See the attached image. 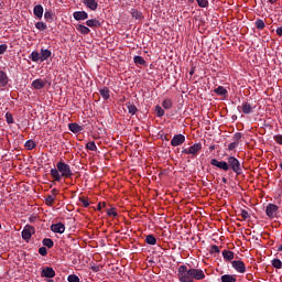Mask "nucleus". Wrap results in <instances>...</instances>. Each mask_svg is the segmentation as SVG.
Listing matches in <instances>:
<instances>
[{
    "label": "nucleus",
    "instance_id": "obj_28",
    "mask_svg": "<svg viewBox=\"0 0 282 282\" xmlns=\"http://www.w3.org/2000/svg\"><path fill=\"white\" fill-rule=\"evenodd\" d=\"M133 62L135 65H147V61H144V57L140 55L134 56Z\"/></svg>",
    "mask_w": 282,
    "mask_h": 282
},
{
    "label": "nucleus",
    "instance_id": "obj_54",
    "mask_svg": "<svg viewBox=\"0 0 282 282\" xmlns=\"http://www.w3.org/2000/svg\"><path fill=\"white\" fill-rule=\"evenodd\" d=\"M91 270L93 272H98L100 269L98 267H93Z\"/></svg>",
    "mask_w": 282,
    "mask_h": 282
},
{
    "label": "nucleus",
    "instance_id": "obj_63",
    "mask_svg": "<svg viewBox=\"0 0 282 282\" xmlns=\"http://www.w3.org/2000/svg\"><path fill=\"white\" fill-rule=\"evenodd\" d=\"M0 228H1V224H0Z\"/></svg>",
    "mask_w": 282,
    "mask_h": 282
},
{
    "label": "nucleus",
    "instance_id": "obj_3",
    "mask_svg": "<svg viewBox=\"0 0 282 282\" xmlns=\"http://www.w3.org/2000/svg\"><path fill=\"white\" fill-rule=\"evenodd\" d=\"M56 167L57 169H51V176L55 182H61L63 177H66V178L74 177V172H72V167L69 166V164L63 161H59L56 164Z\"/></svg>",
    "mask_w": 282,
    "mask_h": 282
},
{
    "label": "nucleus",
    "instance_id": "obj_16",
    "mask_svg": "<svg viewBox=\"0 0 282 282\" xmlns=\"http://www.w3.org/2000/svg\"><path fill=\"white\" fill-rule=\"evenodd\" d=\"M50 56H52V51H50L47 48L41 50L40 58H41L42 63H43V61H47V58H50Z\"/></svg>",
    "mask_w": 282,
    "mask_h": 282
},
{
    "label": "nucleus",
    "instance_id": "obj_46",
    "mask_svg": "<svg viewBox=\"0 0 282 282\" xmlns=\"http://www.w3.org/2000/svg\"><path fill=\"white\" fill-rule=\"evenodd\" d=\"M79 202H82L84 208H87L89 206V200H87V198L85 197L79 198Z\"/></svg>",
    "mask_w": 282,
    "mask_h": 282
},
{
    "label": "nucleus",
    "instance_id": "obj_13",
    "mask_svg": "<svg viewBox=\"0 0 282 282\" xmlns=\"http://www.w3.org/2000/svg\"><path fill=\"white\" fill-rule=\"evenodd\" d=\"M83 3H85L86 8L89 10H98V2L96 0H83Z\"/></svg>",
    "mask_w": 282,
    "mask_h": 282
},
{
    "label": "nucleus",
    "instance_id": "obj_27",
    "mask_svg": "<svg viewBox=\"0 0 282 282\" xmlns=\"http://www.w3.org/2000/svg\"><path fill=\"white\" fill-rule=\"evenodd\" d=\"M99 94L104 98V100H109L110 95H109V89L107 87H104L102 89H100Z\"/></svg>",
    "mask_w": 282,
    "mask_h": 282
},
{
    "label": "nucleus",
    "instance_id": "obj_11",
    "mask_svg": "<svg viewBox=\"0 0 282 282\" xmlns=\"http://www.w3.org/2000/svg\"><path fill=\"white\" fill-rule=\"evenodd\" d=\"M241 109H242V113L248 115V113H252V111L254 109H257V106H253L250 102L246 101V102L242 104Z\"/></svg>",
    "mask_w": 282,
    "mask_h": 282
},
{
    "label": "nucleus",
    "instance_id": "obj_48",
    "mask_svg": "<svg viewBox=\"0 0 282 282\" xmlns=\"http://www.w3.org/2000/svg\"><path fill=\"white\" fill-rule=\"evenodd\" d=\"M241 138H242L241 132H237V133L234 135V142H238V144H239V140H241Z\"/></svg>",
    "mask_w": 282,
    "mask_h": 282
},
{
    "label": "nucleus",
    "instance_id": "obj_52",
    "mask_svg": "<svg viewBox=\"0 0 282 282\" xmlns=\"http://www.w3.org/2000/svg\"><path fill=\"white\" fill-rule=\"evenodd\" d=\"M275 32L278 36H282V26L278 28Z\"/></svg>",
    "mask_w": 282,
    "mask_h": 282
},
{
    "label": "nucleus",
    "instance_id": "obj_22",
    "mask_svg": "<svg viewBox=\"0 0 282 282\" xmlns=\"http://www.w3.org/2000/svg\"><path fill=\"white\" fill-rule=\"evenodd\" d=\"M76 30L77 32H79L80 34H89V32H91V30H89V28L83 25V24H77L76 25Z\"/></svg>",
    "mask_w": 282,
    "mask_h": 282
},
{
    "label": "nucleus",
    "instance_id": "obj_56",
    "mask_svg": "<svg viewBox=\"0 0 282 282\" xmlns=\"http://www.w3.org/2000/svg\"><path fill=\"white\" fill-rule=\"evenodd\" d=\"M97 210H102V205H101V203L98 204Z\"/></svg>",
    "mask_w": 282,
    "mask_h": 282
},
{
    "label": "nucleus",
    "instance_id": "obj_1",
    "mask_svg": "<svg viewBox=\"0 0 282 282\" xmlns=\"http://www.w3.org/2000/svg\"><path fill=\"white\" fill-rule=\"evenodd\" d=\"M177 276L181 282H195V281H204L206 279V274L202 269H188L186 265L178 267ZM195 279V281H194Z\"/></svg>",
    "mask_w": 282,
    "mask_h": 282
},
{
    "label": "nucleus",
    "instance_id": "obj_43",
    "mask_svg": "<svg viewBox=\"0 0 282 282\" xmlns=\"http://www.w3.org/2000/svg\"><path fill=\"white\" fill-rule=\"evenodd\" d=\"M240 215L242 219H250V214L246 209H242Z\"/></svg>",
    "mask_w": 282,
    "mask_h": 282
},
{
    "label": "nucleus",
    "instance_id": "obj_39",
    "mask_svg": "<svg viewBox=\"0 0 282 282\" xmlns=\"http://www.w3.org/2000/svg\"><path fill=\"white\" fill-rule=\"evenodd\" d=\"M155 112L158 118H162V116H164V109H162L160 106L155 107Z\"/></svg>",
    "mask_w": 282,
    "mask_h": 282
},
{
    "label": "nucleus",
    "instance_id": "obj_59",
    "mask_svg": "<svg viewBox=\"0 0 282 282\" xmlns=\"http://www.w3.org/2000/svg\"><path fill=\"white\" fill-rule=\"evenodd\" d=\"M269 3H276V0H269Z\"/></svg>",
    "mask_w": 282,
    "mask_h": 282
},
{
    "label": "nucleus",
    "instance_id": "obj_34",
    "mask_svg": "<svg viewBox=\"0 0 282 282\" xmlns=\"http://www.w3.org/2000/svg\"><path fill=\"white\" fill-rule=\"evenodd\" d=\"M256 28H257L258 30H263V29L265 28V22H263V20H261V19H258V20L256 21Z\"/></svg>",
    "mask_w": 282,
    "mask_h": 282
},
{
    "label": "nucleus",
    "instance_id": "obj_50",
    "mask_svg": "<svg viewBox=\"0 0 282 282\" xmlns=\"http://www.w3.org/2000/svg\"><path fill=\"white\" fill-rule=\"evenodd\" d=\"M46 204H50V205L54 204V196L48 195V196L46 197Z\"/></svg>",
    "mask_w": 282,
    "mask_h": 282
},
{
    "label": "nucleus",
    "instance_id": "obj_23",
    "mask_svg": "<svg viewBox=\"0 0 282 282\" xmlns=\"http://www.w3.org/2000/svg\"><path fill=\"white\" fill-rule=\"evenodd\" d=\"M214 91L217 96H228V90L224 86L215 88Z\"/></svg>",
    "mask_w": 282,
    "mask_h": 282
},
{
    "label": "nucleus",
    "instance_id": "obj_47",
    "mask_svg": "<svg viewBox=\"0 0 282 282\" xmlns=\"http://www.w3.org/2000/svg\"><path fill=\"white\" fill-rule=\"evenodd\" d=\"M210 253L212 254L219 253V247H217L216 245H213L210 247Z\"/></svg>",
    "mask_w": 282,
    "mask_h": 282
},
{
    "label": "nucleus",
    "instance_id": "obj_4",
    "mask_svg": "<svg viewBox=\"0 0 282 282\" xmlns=\"http://www.w3.org/2000/svg\"><path fill=\"white\" fill-rule=\"evenodd\" d=\"M34 232H36V229H34V227H32L31 225L24 226L22 230V239H24V241H30Z\"/></svg>",
    "mask_w": 282,
    "mask_h": 282
},
{
    "label": "nucleus",
    "instance_id": "obj_58",
    "mask_svg": "<svg viewBox=\"0 0 282 282\" xmlns=\"http://www.w3.org/2000/svg\"><path fill=\"white\" fill-rule=\"evenodd\" d=\"M278 251H279V252H282V245H280V246L278 247Z\"/></svg>",
    "mask_w": 282,
    "mask_h": 282
},
{
    "label": "nucleus",
    "instance_id": "obj_61",
    "mask_svg": "<svg viewBox=\"0 0 282 282\" xmlns=\"http://www.w3.org/2000/svg\"><path fill=\"white\" fill-rule=\"evenodd\" d=\"M195 0H188L189 3H193Z\"/></svg>",
    "mask_w": 282,
    "mask_h": 282
},
{
    "label": "nucleus",
    "instance_id": "obj_26",
    "mask_svg": "<svg viewBox=\"0 0 282 282\" xmlns=\"http://www.w3.org/2000/svg\"><path fill=\"white\" fill-rule=\"evenodd\" d=\"M127 108H128V112L131 113V116H135V113H138V107H135V105H131V102L126 104Z\"/></svg>",
    "mask_w": 282,
    "mask_h": 282
},
{
    "label": "nucleus",
    "instance_id": "obj_14",
    "mask_svg": "<svg viewBox=\"0 0 282 282\" xmlns=\"http://www.w3.org/2000/svg\"><path fill=\"white\" fill-rule=\"evenodd\" d=\"M199 151H202V143H194L188 149L189 155H197V153H199Z\"/></svg>",
    "mask_w": 282,
    "mask_h": 282
},
{
    "label": "nucleus",
    "instance_id": "obj_5",
    "mask_svg": "<svg viewBox=\"0 0 282 282\" xmlns=\"http://www.w3.org/2000/svg\"><path fill=\"white\" fill-rule=\"evenodd\" d=\"M278 213H279V206H276L275 204H269L265 208V214L270 219H274Z\"/></svg>",
    "mask_w": 282,
    "mask_h": 282
},
{
    "label": "nucleus",
    "instance_id": "obj_33",
    "mask_svg": "<svg viewBox=\"0 0 282 282\" xmlns=\"http://www.w3.org/2000/svg\"><path fill=\"white\" fill-rule=\"evenodd\" d=\"M162 107H163V109H171V107H173V100H171V99H165V100L162 102Z\"/></svg>",
    "mask_w": 282,
    "mask_h": 282
},
{
    "label": "nucleus",
    "instance_id": "obj_36",
    "mask_svg": "<svg viewBox=\"0 0 282 282\" xmlns=\"http://www.w3.org/2000/svg\"><path fill=\"white\" fill-rule=\"evenodd\" d=\"M6 119H7L8 124H14V117L12 116V113L7 112Z\"/></svg>",
    "mask_w": 282,
    "mask_h": 282
},
{
    "label": "nucleus",
    "instance_id": "obj_15",
    "mask_svg": "<svg viewBox=\"0 0 282 282\" xmlns=\"http://www.w3.org/2000/svg\"><path fill=\"white\" fill-rule=\"evenodd\" d=\"M33 13L37 19H43V6L36 4L33 9Z\"/></svg>",
    "mask_w": 282,
    "mask_h": 282
},
{
    "label": "nucleus",
    "instance_id": "obj_49",
    "mask_svg": "<svg viewBox=\"0 0 282 282\" xmlns=\"http://www.w3.org/2000/svg\"><path fill=\"white\" fill-rule=\"evenodd\" d=\"M8 51V44H1L0 45V54H6Z\"/></svg>",
    "mask_w": 282,
    "mask_h": 282
},
{
    "label": "nucleus",
    "instance_id": "obj_44",
    "mask_svg": "<svg viewBox=\"0 0 282 282\" xmlns=\"http://www.w3.org/2000/svg\"><path fill=\"white\" fill-rule=\"evenodd\" d=\"M39 253H40L42 257H47V248L41 247V248L39 249Z\"/></svg>",
    "mask_w": 282,
    "mask_h": 282
},
{
    "label": "nucleus",
    "instance_id": "obj_57",
    "mask_svg": "<svg viewBox=\"0 0 282 282\" xmlns=\"http://www.w3.org/2000/svg\"><path fill=\"white\" fill-rule=\"evenodd\" d=\"M223 182H224V184H228V178L223 177Z\"/></svg>",
    "mask_w": 282,
    "mask_h": 282
},
{
    "label": "nucleus",
    "instance_id": "obj_55",
    "mask_svg": "<svg viewBox=\"0 0 282 282\" xmlns=\"http://www.w3.org/2000/svg\"><path fill=\"white\" fill-rule=\"evenodd\" d=\"M52 193H53V195H57V193H58V189H56V188H53V189H52Z\"/></svg>",
    "mask_w": 282,
    "mask_h": 282
},
{
    "label": "nucleus",
    "instance_id": "obj_9",
    "mask_svg": "<svg viewBox=\"0 0 282 282\" xmlns=\"http://www.w3.org/2000/svg\"><path fill=\"white\" fill-rule=\"evenodd\" d=\"M73 17L75 21H87V19H89V14L85 11H75Z\"/></svg>",
    "mask_w": 282,
    "mask_h": 282
},
{
    "label": "nucleus",
    "instance_id": "obj_25",
    "mask_svg": "<svg viewBox=\"0 0 282 282\" xmlns=\"http://www.w3.org/2000/svg\"><path fill=\"white\" fill-rule=\"evenodd\" d=\"M145 242L149 245V246H155V243H158V239H155V236L153 235H148L145 237Z\"/></svg>",
    "mask_w": 282,
    "mask_h": 282
},
{
    "label": "nucleus",
    "instance_id": "obj_51",
    "mask_svg": "<svg viewBox=\"0 0 282 282\" xmlns=\"http://www.w3.org/2000/svg\"><path fill=\"white\" fill-rule=\"evenodd\" d=\"M274 140L278 144H282V135H275Z\"/></svg>",
    "mask_w": 282,
    "mask_h": 282
},
{
    "label": "nucleus",
    "instance_id": "obj_2",
    "mask_svg": "<svg viewBox=\"0 0 282 282\" xmlns=\"http://www.w3.org/2000/svg\"><path fill=\"white\" fill-rule=\"evenodd\" d=\"M212 166H216L221 171H234L236 175H241L243 173V169H241V162L237 160L235 156H229L226 161H218L217 159L210 160Z\"/></svg>",
    "mask_w": 282,
    "mask_h": 282
},
{
    "label": "nucleus",
    "instance_id": "obj_60",
    "mask_svg": "<svg viewBox=\"0 0 282 282\" xmlns=\"http://www.w3.org/2000/svg\"><path fill=\"white\" fill-rule=\"evenodd\" d=\"M189 74H191V76H193V74H195V70H191Z\"/></svg>",
    "mask_w": 282,
    "mask_h": 282
},
{
    "label": "nucleus",
    "instance_id": "obj_19",
    "mask_svg": "<svg viewBox=\"0 0 282 282\" xmlns=\"http://www.w3.org/2000/svg\"><path fill=\"white\" fill-rule=\"evenodd\" d=\"M8 85V74L6 72L0 70V87H6Z\"/></svg>",
    "mask_w": 282,
    "mask_h": 282
},
{
    "label": "nucleus",
    "instance_id": "obj_31",
    "mask_svg": "<svg viewBox=\"0 0 282 282\" xmlns=\"http://www.w3.org/2000/svg\"><path fill=\"white\" fill-rule=\"evenodd\" d=\"M24 147L29 150L32 151V149H36V143L32 140H28L24 144Z\"/></svg>",
    "mask_w": 282,
    "mask_h": 282
},
{
    "label": "nucleus",
    "instance_id": "obj_40",
    "mask_svg": "<svg viewBox=\"0 0 282 282\" xmlns=\"http://www.w3.org/2000/svg\"><path fill=\"white\" fill-rule=\"evenodd\" d=\"M199 8H208V0H196Z\"/></svg>",
    "mask_w": 282,
    "mask_h": 282
},
{
    "label": "nucleus",
    "instance_id": "obj_7",
    "mask_svg": "<svg viewBox=\"0 0 282 282\" xmlns=\"http://www.w3.org/2000/svg\"><path fill=\"white\" fill-rule=\"evenodd\" d=\"M186 142V137L184 134H175L171 140L172 147H180L181 144H184Z\"/></svg>",
    "mask_w": 282,
    "mask_h": 282
},
{
    "label": "nucleus",
    "instance_id": "obj_38",
    "mask_svg": "<svg viewBox=\"0 0 282 282\" xmlns=\"http://www.w3.org/2000/svg\"><path fill=\"white\" fill-rule=\"evenodd\" d=\"M131 15L133 19H142V12H140L138 10L132 9Z\"/></svg>",
    "mask_w": 282,
    "mask_h": 282
},
{
    "label": "nucleus",
    "instance_id": "obj_30",
    "mask_svg": "<svg viewBox=\"0 0 282 282\" xmlns=\"http://www.w3.org/2000/svg\"><path fill=\"white\" fill-rule=\"evenodd\" d=\"M35 28L40 30V32H44V30H47V24H45V22H36Z\"/></svg>",
    "mask_w": 282,
    "mask_h": 282
},
{
    "label": "nucleus",
    "instance_id": "obj_41",
    "mask_svg": "<svg viewBox=\"0 0 282 282\" xmlns=\"http://www.w3.org/2000/svg\"><path fill=\"white\" fill-rule=\"evenodd\" d=\"M107 215L109 217H118V213L116 212V208L108 209Z\"/></svg>",
    "mask_w": 282,
    "mask_h": 282
},
{
    "label": "nucleus",
    "instance_id": "obj_29",
    "mask_svg": "<svg viewBox=\"0 0 282 282\" xmlns=\"http://www.w3.org/2000/svg\"><path fill=\"white\" fill-rule=\"evenodd\" d=\"M42 243L46 248H54V240H52L51 238H44Z\"/></svg>",
    "mask_w": 282,
    "mask_h": 282
},
{
    "label": "nucleus",
    "instance_id": "obj_6",
    "mask_svg": "<svg viewBox=\"0 0 282 282\" xmlns=\"http://www.w3.org/2000/svg\"><path fill=\"white\" fill-rule=\"evenodd\" d=\"M42 279H54L56 276V271L51 267H45L41 271Z\"/></svg>",
    "mask_w": 282,
    "mask_h": 282
},
{
    "label": "nucleus",
    "instance_id": "obj_42",
    "mask_svg": "<svg viewBox=\"0 0 282 282\" xmlns=\"http://www.w3.org/2000/svg\"><path fill=\"white\" fill-rule=\"evenodd\" d=\"M237 147H239V142H231L229 145H228V150L229 151H235V149H237Z\"/></svg>",
    "mask_w": 282,
    "mask_h": 282
},
{
    "label": "nucleus",
    "instance_id": "obj_20",
    "mask_svg": "<svg viewBox=\"0 0 282 282\" xmlns=\"http://www.w3.org/2000/svg\"><path fill=\"white\" fill-rule=\"evenodd\" d=\"M221 282H237V276L232 274H225L220 276Z\"/></svg>",
    "mask_w": 282,
    "mask_h": 282
},
{
    "label": "nucleus",
    "instance_id": "obj_8",
    "mask_svg": "<svg viewBox=\"0 0 282 282\" xmlns=\"http://www.w3.org/2000/svg\"><path fill=\"white\" fill-rule=\"evenodd\" d=\"M231 265L240 274H243V272H246V264L243 263V261L234 260V261H231Z\"/></svg>",
    "mask_w": 282,
    "mask_h": 282
},
{
    "label": "nucleus",
    "instance_id": "obj_37",
    "mask_svg": "<svg viewBox=\"0 0 282 282\" xmlns=\"http://www.w3.org/2000/svg\"><path fill=\"white\" fill-rule=\"evenodd\" d=\"M67 281L68 282H80V278H78V275H76V274H70V275H68Z\"/></svg>",
    "mask_w": 282,
    "mask_h": 282
},
{
    "label": "nucleus",
    "instance_id": "obj_21",
    "mask_svg": "<svg viewBox=\"0 0 282 282\" xmlns=\"http://www.w3.org/2000/svg\"><path fill=\"white\" fill-rule=\"evenodd\" d=\"M86 25L88 28H100V21L96 20V19H90L86 21Z\"/></svg>",
    "mask_w": 282,
    "mask_h": 282
},
{
    "label": "nucleus",
    "instance_id": "obj_32",
    "mask_svg": "<svg viewBox=\"0 0 282 282\" xmlns=\"http://www.w3.org/2000/svg\"><path fill=\"white\" fill-rule=\"evenodd\" d=\"M86 149H88V151H98V147H96V142L95 141H90L86 144Z\"/></svg>",
    "mask_w": 282,
    "mask_h": 282
},
{
    "label": "nucleus",
    "instance_id": "obj_53",
    "mask_svg": "<svg viewBox=\"0 0 282 282\" xmlns=\"http://www.w3.org/2000/svg\"><path fill=\"white\" fill-rule=\"evenodd\" d=\"M182 153H183V155H191V153L188 152V149L182 150Z\"/></svg>",
    "mask_w": 282,
    "mask_h": 282
},
{
    "label": "nucleus",
    "instance_id": "obj_35",
    "mask_svg": "<svg viewBox=\"0 0 282 282\" xmlns=\"http://www.w3.org/2000/svg\"><path fill=\"white\" fill-rule=\"evenodd\" d=\"M272 265H273V268H276V270L282 269V262L279 259H273L272 260Z\"/></svg>",
    "mask_w": 282,
    "mask_h": 282
},
{
    "label": "nucleus",
    "instance_id": "obj_17",
    "mask_svg": "<svg viewBox=\"0 0 282 282\" xmlns=\"http://www.w3.org/2000/svg\"><path fill=\"white\" fill-rule=\"evenodd\" d=\"M68 129L72 133H80L83 131V127L78 123H69Z\"/></svg>",
    "mask_w": 282,
    "mask_h": 282
},
{
    "label": "nucleus",
    "instance_id": "obj_12",
    "mask_svg": "<svg viewBox=\"0 0 282 282\" xmlns=\"http://www.w3.org/2000/svg\"><path fill=\"white\" fill-rule=\"evenodd\" d=\"M46 83L47 82L45 79L37 78L32 82V87H33V89H43V87H45Z\"/></svg>",
    "mask_w": 282,
    "mask_h": 282
},
{
    "label": "nucleus",
    "instance_id": "obj_62",
    "mask_svg": "<svg viewBox=\"0 0 282 282\" xmlns=\"http://www.w3.org/2000/svg\"><path fill=\"white\" fill-rule=\"evenodd\" d=\"M104 206H107V204H106V203H104Z\"/></svg>",
    "mask_w": 282,
    "mask_h": 282
},
{
    "label": "nucleus",
    "instance_id": "obj_24",
    "mask_svg": "<svg viewBox=\"0 0 282 282\" xmlns=\"http://www.w3.org/2000/svg\"><path fill=\"white\" fill-rule=\"evenodd\" d=\"M30 58L33 63H39V61H41V54L39 51H33L30 55Z\"/></svg>",
    "mask_w": 282,
    "mask_h": 282
},
{
    "label": "nucleus",
    "instance_id": "obj_18",
    "mask_svg": "<svg viewBox=\"0 0 282 282\" xmlns=\"http://www.w3.org/2000/svg\"><path fill=\"white\" fill-rule=\"evenodd\" d=\"M223 258L225 261H232V259H235V252H232L230 250H224Z\"/></svg>",
    "mask_w": 282,
    "mask_h": 282
},
{
    "label": "nucleus",
    "instance_id": "obj_45",
    "mask_svg": "<svg viewBox=\"0 0 282 282\" xmlns=\"http://www.w3.org/2000/svg\"><path fill=\"white\" fill-rule=\"evenodd\" d=\"M44 19H46V21H52L53 20L52 11H46L44 13Z\"/></svg>",
    "mask_w": 282,
    "mask_h": 282
},
{
    "label": "nucleus",
    "instance_id": "obj_10",
    "mask_svg": "<svg viewBox=\"0 0 282 282\" xmlns=\"http://www.w3.org/2000/svg\"><path fill=\"white\" fill-rule=\"evenodd\" d=\"M51 230H52V232L63 235V232H65V224H63V223L53 224L51 226Z\"/></svg>",
    "mask_w": 282,
    "mask_h": 282
}]
</instances>
